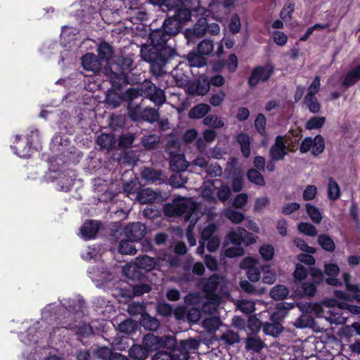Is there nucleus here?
Wrapping results in <instances>:
<instances>
[{
	"instance_id": "obj_63",
	"label": "nucleus",
	"mask_w": 360,
	"mask_h": 360,
	"mask_svg": "<svg viewBox=\"0 0 360 360\" xmlns=\"http://www.w3.org/2000/svg\"><path fill=\"white\" fill-rule=\"evenodd\" d=\"M259 252L265 261H270L274 256V248L272 245H263L259 248Z\"/></svg>"
},
{
	"instance_id": "obj_54",
	"label": "nucleus",
	"mask_w": 360,
	"mask_h": 360,
	"mask_svg": "<svg viewBox=\"0 0 360 360\" xmlns=\"http://www.w3.org/2000/svg\"><path fill=\"white\" fill-rule=\"evenodd\" d=\"M295 10V4L288 0L284 4V6L281 11L280 18L282 20H288L292 18V15Z\"/></svg>"
},
{
	"instance_id": "obj_25",
	"label": "nucleus",
	"mask_w": 360,
	"mask_h": 360,
	"mask_svg": "<svg viewBox=\"0 0 360 360\" xmlns=\"http://www.w3.org/2000/svg\"><path fill=\"white\" fill-rule=\"evenodd\" d=\"M122 101H124L123 93L120 94L115 89L108 91L105 98V104L108 106L115 108L120 106Z\"/></svg>"
},
{
	"instance_id": "obj_17",
	"label": "nucleus",
	"mask_w": 360,
	"mask_h": 360,
	"mask_svg": "<svg viewBox=\"0 0 360 360\" xmlns=\"http://www.w3.org/2000/svg\"><path fill=\"white\" fill-rule=\"evenodd\" d=\"M236 141L240 145L242 155L248 158L251 154V143L250 136L245 132H240L236 136Z\"/></svg>"
},
{
	"instance_id": "obj_9",
	"label": "nucleus",
	"mask_w": 360,
	"mask_h": 360,
	"mask_svg": "<svg viewBox=\"0 0 360 360\" xmlns=\"http://www.w3.org/2000/svg\"><path fill=\"white\" fill-rule=\"evenodd\" d=\"M287 155L288 151L285 137L281 135H278L276 137L275 143L269 149V156L272 160L281 161L284 160Z\"/></svg>"
},
{
	"instance_id": "obj_11",
	"label": "nucleus",
	"mask_w": 360,
	"mask_h": 360,
	"mask_svg": "<svg viewBox=\"0 0 360 360\" xmlns=\"http://www.w3.org/2000/svg\"><path fill=\"white\" fill-rule=\"evenodd\" d=\"M207 19L200 18L194 24L193 28L186 29L184 34L188 40H192L194 37L200 38L207 34Z\"/></svg>"
},
{
	"instance_id": "obj_6",
	"label": "nucleus",
	"mask_w": 360,
	"mask_h": 360,
	"mask_svg": "<svg viewBox=\"0 0 360 360\" xmlns=\"http://www.w3.org/2000/svg\"><path fill=\"white\" fill-rule=\"evenodd\" d=\"M173 203L175 206L176 211L178 217H181L185 214V220L195 224L198 221V217H195V209L194 207L189 206L188 201L184 198H177L173 200Z\"/></svg>"
},
{
	"instance_id": "obj_1",
	"label": "nucleus",
	"mask_w": 360,
	"mask_h": 360,
	"mask_svg": "<svg viewBox=\"0 0 360 360\" xmlns=\"http://www.w3.org/2000/svg\"><path fill=\"white\" fill-rule=\"evenodd\" d=\"M183 25L173 15L167 18L162 28L153 30L148 44L141 48L143 60L150 63L153 75L162 76L169 70L175 69L180 63V56L169 41L180 32Z\"/></svg>"
},
{
	"instance_id": "obj_62",
	"label": "nucleus",
	"mask_w": 360,
	"mask_h": 360,
	"mask_svg": "<svg viewBox=\"0 0 360 360\" xmlns=\"http://www.w3.org/2000/svg\"><path fill=\"white\" fill-rule=\"evenodd\" d=\"M203 124L214 128H221L224 125V122L217 115H207L205 117Z\"/></svg>"
},
{
	"instance_id": "obj_43",
	"label": "nucleus",
	"mask_w": 360,
	"mask_h": 360,
	"mask_svg": "<svg viewBox=\"0 0 360 360\" xmlns=\"http://www.w3.org/2000/svg\"><path fill=\"white\" fill-rule=\"evenodd\" d=\"M159 338L154 334L148 333L144 335L142 340V345L150 353L157 349Z\"/></svg>"
},
{
	"instance_id": "obj_44",
	"label": "nucleus",
	"mask_w": 360,
	"mask_h": 360,
	"mask_svg": "<svg viewBox=\"0 0 360 360\" xmlns=\"http://www.w3.org/2000/svg\"><path fill=\"white\" fill-rule=\"evenodd\" d=\"M159 117L160 114L158 110L153 108H146L142 111L141 120L153 124L158 121Z\"/></svg>"
},
{
	"instance_id": "obj_3",
	"label": "nucleus",
	"mask_w": 360,
	"mask_h": 360,
	"mask_svg": "<svg viewBox=\"0 0 360 360\" xmlns=\"http://www.w3.org/2000/svg\"><path fill=\"white\" fill-rule=\"evenodd\" d=\"M165 6L169 11H174L173 16L183 25L191 20L192 12L198 11L197 8H191L184 4L181 0H166Z\"/></svg>"
},
{
	"instance_id": "obj_16",
	"label": "nucleus",
	"mask_w": 360,
	"mask_h": 360,
	"mask_svg": "<svg viewBox=\"0 0 360 360\" xmlns=\"http://www.w3.org/2000/svg\"><path fill=\"white\" fill-rule=\"evenodd\" d=\"M82 65L85 70L98 72L101 68V63L96 55L87 53L82 58Z\"/></svg>"
},
{
	"instance_id": "obj_33",
	"label": "nucleus",
	"mask_w": 360,
	"mask_h": 360,
	"mask_svg": "<svg viewBox=\"0 0 360 360\" xmlns=\"http://www.w3.org/2000/svg\"><path fill=\"white\" fill-rule=\"evenodd\" d=\"M187 60L190 66L202 68L207 64V58L198 51H191L187 55Z\"/></svg>"
},
{
	"instance_id": "obj_49",
	"label": "nucleus",
	"mask_w": 360,
	"mask_h": 360,
	"mask_svg": "<svg viewBox=\"0 0 360 360\" xmlns=\"http://www.w3.org/2000/svg\"><path fill=\"white\" fill-rule=\"evenodd\" d=\"M305 209L307 214L313 222L315 224L321 223L322 220V215L318 207L310 203H307L305 205Z\"/></svg>"
},
{
	"instance_id": "obj_7",
	"label": "nucleus",
	"mask_w": 360,
	"mask_h": 360,
	"mask_svg": "<svg viewBox=\"0 0 360 360\" xmlns=\"http://www.w3.org/2000/svg\"><path fill=\"white\" fill-rule=\"evenodd\" d=\"M210 91L207 77H200L197 79L189 81L186 85V93L191 96H205Z\"/></svg>"
},
{
	"instance_id": "obj_45",
	"label": "nucleus",
	"mask_w": 360,
	"mask_h": 360,
	"mask_svg": "<svg viewBox=\"0 0 360 360\" xmlns=\"http://www.w3.org/2000/svg\"><path fill=\"white\" fill-rule=\"evenodd\" d=\"M340 197V188L338 184L333 178L328 179V198L332 200H336Z\"/></svg>"
},
{
	"instance_id": "obj_5",
	"label": "nucleus",
	"mask_w": 360,
	"mask_h": 360,
	"mask_svg": "<svg viewBox=\"0 0 360 360\" xmlns=\"http://www.w3.org/2000/svg\"><path fill=\"white\" fill-rule=\"evenodd\" d=\"M144 97L149 98L155 105L160 106L166 102L164 90L158 87L150 80L146 79L141 84Z\"/></svg>"
},
{
	"instance_id": "obj_32",
	"label": "nucleus",
	"mask_w": 360,
	"mask_h": 360,
	"mask_svg": "<svg viewBox=\"0 0 360 360\" xmlns=\"http://www.w3.org/2000/svg\"><path fill=\"white\" fill-rule=\"evenodd\" d=\"M134 242L127 238L121 239L118 245V252L122 255H135L136 248L134 244Z\"/></svg>"
},
{
	"instance_id": "obj_36",
	"label": "nucleus",
	"mask_w": 360,
	"mask_h": 360,
	"mask_svg": "<svg viewBox=\"0 0 360 360\" xmlns=\"http://www.w3.org/2000/svg\"><path fill=\"white\" fill-rule=\"evenodd\" d=\"M114 53L113 49L108 42H101L98 47V55L101 60L108 61Z\"/></svg>"
},
{
	"instance_id": "obj_56",
	"label": "nucleus",
	"mask_w": 360,
	"mask_h": 360,
	"mask_svg": "<svg viewBox=\"0 0 360 360\" xmlns=\"http://www.w3.org/2000/svg\"><path fill=\"white\" fill-rule=\"evenodd\" d=\"M297 228L300 233L308 236L313 237L317 234L316 226L309 222H300Z\"/></svg>"
},
{
	"instance_id": "obj_22",
	"label": "nucleus",
	"mask_w": 360,
	"mask_h": 360,
	"mask_svg": "<svg viewBox=\"0 0 360 360\" xmlns=\"http://www.w3.org/2000/svg\"><path fill=\"white\" fill-rule=\"evenodd\" d=\"M211 110L210 106L207 103H198L194 105L188 112L190 119L197 120L206 117Z\"/></svg>"
},
{
	"instance_id": "obj_19",
	"label": "nucleus",
	"mask_w": 360,
	"mask_h": 360,
	"mask_svg": "<svg viewBox=\"0 0 360 360\" xmlns=\"http://www.w3.org/2000/svg\"><path fill=\"white\" fill-rule=\"evenodd\" d=\"M122 271L127 278L133 281H140L146 274L145 271L141 269L135 262L132 264L125 265L123 267Z\"/></svg>"
},
{
	"instance_id": "obj_64",
	"label": "nucleus",
	"mask_w": 360,
	"mask_h": 360,
	"mask_svg": "<svg viewBox=\"0 0 360 360\" xmlns=\"http://www.w3.org/2000/svg\"><path fill=\"white\" fill-rule=\"evenodd\" d=\"M134 135L132 134H122L118 140V147L120 148H129L131 146L134 141Z\"/></svg>"
},
{
	"instance_id": "obj_48",
	"label": "nucleus",
	"mask_w": 360,
	"mask_h": 360,
	"mask_svg": "<svg viewBox=\"0 0 360 360\" xmlns=\"http://www.w3.org/2000/svg\"><path fill=\"white\" fill-rule=\"evenodd\" d=\"M212 93L209 98V103L214 107L219 106L226 98V93L223 89L212 90Z\"/></svg>"
},
{
	"instance_id": "obj_61",
	"label": "nucleus",
	"mask_w": 360,
	"mask_h": 360,
	"mask_svg": "<svg viewBox=\"0 0 360 360\" xmlns=\"http://www.w3.org/2000/svg\"><path fill=\"white\" fill-rule=\"evenodd\" d=\"M187 183V179L184 177L183 175L179 173L172 174L169 178V184L176 188L184 187Z\"/></svg>"
},
{
	"instance_id": "obj_60",
	"label": "nucleus",
	"mask_w": 360,
	"mask_h": 360,
	"mask_svg": "<svg viewBox=\"0 0 360 360\" xmlns=\"http://www.w3.org/2000/svg\"><path fill=\"white\" fill-rule=\"evenodd\" d=\"M146 309L145 304L138 302L129 304L127 311L131 316L140 314L142 318V314L146 313Z\"/></svg>"
},
{
	"instance_id": "obj_27",
	"label": "nucleus",
	"mask_w": 360,
	"mask_h": 360,
	"mask_svg": "<svg viewBox=\"0 0 360 360\" xmlns=\"http://www.w3.org/2000/svg\"><path fill=\"white\" fill-rule=\"evenodd\" d=\"M71 330L77 335L78 339L82 340L89 338L93 334L92 327L89 323H84L79 325H74Z\"/></svg>"
},
{
	"instance_id": "obj_2",
	"label": "nucleus",
	"mask_w": 360,
	"mask_h": 360,
	"mask_svg": "<svg viewBox=\"0 0 360 360\" xmlns=\"http://www.w3.org/2000/svg\"><path fill=\"white\" fill-rule=\"evenodd\" d=\"M133 63L131 58L121 56L109 64L108 75L113 88L120 89L122 85L129 83V74Z\"/></svg>"
},
{
	"instance_id": "obj_41",
	"label": "nucleus",
	"mask_w": 360,
	"mask_h": 360,
	"mask_svg": "<svg viewBox=\"0 0 360 360\" xmlns=\"http://www.w3.org/2000/svg\"><path fill=\"white\" fill-rule=\"evenodd\" d=\"M303 103L311 113L317 114L321 111V104L316 96H304Z\"/></svg>"
},
{
	"instance_id": "obj_34",
	"label": "nucleus",
	"mask_w": 360,
	"mask_h": 360,
	"mask_svg": "<svg viewBox=\"0 0 360 360\" xmlns=\"http://www.w3.org/2000/svg\"><path fill=\"white\" fill-rule=\"evenodd\" d=\"M124 101L128 102V103L131 102H136L135 100L141 99L142 96H144L143 93L142 91L141 84L136 88H129L123 93Z\"/></svg>"
},
{
	"instance_id": "obj_21",
	"label": "nucleus",
	"mask_w": 360,
	"mask_h": 360,
	"mask_svg": "<svg viewBox=\"0 0 360 360\" xmlns=\"http://www.w3.org/2000/svg\"><path fill=\"white\" fill-rule=\"evenodd\" d=\"M135 263L145 273L152 271L156 265V259L154 257H149L146 255H140L136 258Z\"/></svg>"
},
{
	"instance_id": "obj_24",
	"label": "nucleus",
	"mask_w": 360,
	"mask_h": 360,
	"mask_svg": "<svg viewBox=\"0 0 360 360\" xmlns=\"http://www.w3.org/2000/svg\"><path fill=\"white\" fill-rule=\"evenodd\" d=\"M317 291V287L315 283L310 281H304L300 286L297 287L296 294L300 297H314Z\"/></svg>"
},
{
	"instance_id": "obj_52",
	"label": "nucleus",
	"mask_w": 360,
	"mask_h": 360,
	"mask_svg": "<svg viewBox=\"0 0 360 360\" xmlns=\"http://www.w3.org/2000/svg\"><path fill=\"white\" fill-rule=\"evenodd\" d=\"M214 49V43L212 40L204 39L197 46L198 51L203 56L210 55Z\"/></svg>"
},
{
	"instance_id": "obj_35",
	"label": "nucleus",
	"mask_w": 360,
	"mask_h": 360,
	"mask_svg": "<svg viewBox=\"0 0 360 360\" xmlns=\"http://www.w3.org/2000/svg\"><path fill=\"white\" fill-rule=\"evenodd\" d=\"M360 80V74L354 68L347 72L342 82L341 86L347 89Z\"/></svg>"
},
{
	"instance_id": "obj_39",
	"label": "nucleus",
	"mask_w": 360,
	"mask_h": 360,
	"mask_svg": "<svg viewBox=\"0 0 360 360\" xmlns=\"http://www.w3.org/2000/svg\"><path fill=\"white\" fill-rule=\"evenodd\" d=\"M162 172L153 167H145L142 172V177L148 182H155L160 179Z\"/></svg>"
},
{
	"instance_id": "obj_23",
	"label": "nucleus",
	"mask_w": 360,
	"mask_h": 360,
	"mask_svg": "<svg viewBox=\"0 0 360 360\" xmlns=\"http://www.w3.org/2000/svg\"><path fill=\"white\" fill-rule=\"evenodd\" d=\"M140 324L147 330L156 331L160 326V321L153 316H151L147 312L142 314L140 319Z\"/></svg>"
},
{
	"instance_id": "obj_20",
	"label": "nucleus",
	"mask_w": 360,
	"mask_h": 360,
	"mask_svg": "<svg viewBox=\"0 0 360 360\" xmlns=\"http://www.w3.org/2000/svg\"><path fill=\"white\" fill-rule=\"evenodd\" d=\"M101 228V224L98 221L90 220L85 222L81 227L82 236L86 239L94 238Z\"/></svg>"
},
{
	"instance_id": "obj_29",
	"label": "nucleus",
	"mask_w": 360,
	"mask_h": 360,
	"mask_svg": "<svg viewBox=\"0 0 360 360\" xmlns=\"http://www.w3.org/2000/svg\"><path fill=\"white\" fill-rule=\"evenodd\" d=\"M289 292V290L285 285L278 284L271 289L269 295L274 300L278 301L286 299Z\"/></svg>"
},
{
	"instance_id": "obj_38",
	"label": "nucleus",
	"mask_w": 360,
	"mask_h": 360,
	"mask_svg": "<svg viewBox=\"0 0 360 360\" xmlns=\"http://www.w3.org/2000/svg\"><path fill=\"white\" fill-rule=\"evenodd\" d=\"M283 326L281 323H265L263 326V331L266 335L274 337L278 336L283 331Z\"/></svg>"
},
{
	"instance_id": "obj_46",
	"label": "nucleus",
	"mask_w": 360,
	"mask_h": 360,
	"mask_svg": "<svg viewBox=\"0 0 360 360\" xmlns=\"http://www.w3.org/2000/svg\"><path fill=\"white\" fill-rule=\"evenodd\" d=\"M247 178L252 184L263 186L265 181L263 175L256 169H249L247 172Z\"/></svg>"
},
{
	"instance_id": "obj_14",
	"label": "nucleus",
	"mask_w": 360,
	"mask_h": 360,
	"mask_svg": "<svg viewBox=\"0 0 360 360\" xmlns=\"http://www.w3.org/2000/svg\"><path fill=\"white\" fill-rule=\"evenodd\" d=\"M200 346V341L195 338H190L182 340L178 345V350L183 354L184 359L189 357V354L198 349Z\"/></svg>"
},
{
	"instance_id": "obj_53",
	"label": "nucleus",
	"mask_w": 360,
	"mask_h": 360,
	"mask_svg": "<svg viewBox=\"0 0 360 360\" xmlns=\"http://www.w3.org/2000/svg\"><path fill=\"white\" fill-rule=\"evenodd\" d=\"M156 311L160 316L169 317L173 314V307L166 302H158L156 305Z\"/></svg>"
},
{
	"instance_id": "obj_4",
	"label": "nucleus",
	"mask_w": 360,
	"mask_h": 360,
	"mask_svg": "<svg viewBox=\"0 0 360 360\" xmlns=\"http://www.w3.org/2000/svg\"><path fill=\"white\" fill-rule=\"evenodd\" d=\"M275 67L273 64L267 63L264 65H257L252 70L248 78V84L250 88L256 87L259 83L266 82L273 75Z\"/></svg>"
},
{
	"instance_id": "obj_30",
	"label": "nucleus",
	"mask_w": 360,
	"mask_h": 360,
	"mask_svg": "<svg viewBox=\"0 0 360 360\" xmlns=\"http://www.w3.org/2000/svg\"><path fill=\"white\" fill-rule=\"evenodd\" d=\"M157 197V194L152 189L147 188H143L138 192L136 195V200L141 204H148L153 202Z\"/></svg>"
},
{
	"instance_id": "obj_37",
	"label": "nucleus",
	"mask_w": 360,
	"mask_h": 360,
	"mask_svg": "<svg viewBox=\"0 0 360 360\" xmlns=\"http://www.w3.org/2000/svg\"><path fill=\"white\" fill-rule=\"evenodd\" d=\"M143 109H142L140 104L136 102H131L128 103L127 112L128 115L132 121L138 122L141 121V113Z\"/></svg>"
},
{
	"instance_id": "obj_42",
	"label": "nucleus",
	"mask_w": 360,
	"mask_h": 360,
	"mask_svg": "<svg viewBox=\"0 0 360 360\" xmlns=\"http://www.w3.org/2000/svg\"><path fill=\"white\" fill-rule=\"evenodd\" d=\"M264 347V342L259 337H248L246 340L248 350L259 352Z\"/></svg>"
},
{
	"instance_id": "obj_31",
	"label": "nucleus",
	"mask_w": 360,
	"mask_h": 360,
	"mask_svg": "<svg viewBox=\"0 0 360 360\" xmlns=\"http://www.w3.org/2000/svg\"><path fill=\"white\" fill-rule=\"evenodd\" d=\"M317 243L321 246V248L329 252H332L335 250V243L333 238L325 233H321L318 236Z\"/></svg>"
},
{
	"instance_id": "obj_8",
	"label": "nucleus",
	"mask_w": 360,
	"mask_h": 360,
	"mask_svg": "<svg viewBox=\"0 0 360 360\" xmlns=\"http://www.w3.org/2000/svg\"><path fill=\"white\" fill-rule=\"evenodd\" d=\"M221 278L222 277L219 274H213L209 278L202 279V290L207 299L217 297L216 291L218 289Z\"/></svg>"
},
{
	"instance_id": "obj_47",
	"label": "nucleus",
	"mask_w": 360,
	"mask_h": 360,
	"mask_svg": "<svg viewBox=\"0 0 360 360\" xmlns=\"http://www.w3.org/2000/svg\"><path fill=\"white\" fill-rule=\"evenodd\" d=\"M313 146H311V154L314 156H318L321 154L325 149V141L321 134H317L312 139Z\"/></svg>"
},
{
	"instance_id": "obj_40",
	"label": "nucleus",
	"mask_w": 360,
	"mask_h": 360,
	"mask_svg": "<svg viewBox=\"0 0 360 360\" xmlns=\"http://www.w3.org/2000/svg\"><path fill=\"white\" fill-rule=\"evenodd\" d=\"M261 271L263 274L262 280L264 283L271 285L276 282V274L270 265H262Z\"/></svg>"
},
{
	"instance_id": "obj_12",
	"label": "nucleus",
	"mask_w": 360,
	"mask_h": 360,
	"mask_svg": "<svg viewBox=\"0 0 360 360\" xmlns=\"http://www.w3.org/2000/svg\"><path fill=\"white\" fill-rule=\"evenodd\" d=\"M295 307L293 302H281L276 304V310L270 317L272 322L281 323L283 321L288 313V311Z\"/></svg>"
},
{
	"instance_id": "obj_15",
	"label": "nucleus",
	"mask_w": 360,
	"mask_h": 360,
	"mask_svg": "<svg viewBox=\"0 0 360 360\" xmlns=\"http://www.w3.org/2000/svg\"><path fill=\"white\" fill-rule=\"evenodd\" d=\"M169 167L175 173L184 172L188 168V162L184 155L172 154L169 160Z\"/></svg>"
},
{
	"instance_id": "obj_58",
	"label": "nucleus",
	"mask_w": 360,
	"mask_h": 360,
	"mask_svg": "<svg viewBox=\"0 0 360 360\" xmlns=\"http://www.w3.org/2000/svg\"><path fill=\"white\" fill-rule=\"evenodd\" d=\"M151 290V286L144 283H139L131 285L132 295L136 297L143 295L144 293H148Z\"/></svg>"
},
{
	"instance_id": "obj_59",
	"label": "nucleus",
	"mask_w": 360,
	"mask_h": 360,
	"mask_svg": "<svg viewBox=\"0 0 360 360\" xmlns=\"http://www.w3.org/2000/svg\"><path fill=\"white\" fill-rule=\"evenodd\" d=\"M309 273L312 278V283H315L316 286L321 285L324 281V274L323 271L316 267H310Z\"/></svg>"
},
{
	"instance_id": "obj_57",
	"label": "nucleus",
	"mask_w": 360,
	"mask_h": 360,
	"mask_svg": "<svg viewBox=\"0 0 360 360\" xmlns=\"http://www.w3.org/2000/svg\"><path fill=\"white\" fill-rule=\"evenodd\" d=\"M141 144L146 149L153 150L158 146L159 139L153 134L145 136L142 138Z\"/></svg>"
},
{
	"instance_id": "obj_26",
	"label": "nucleus",
	"mask_w": 360,
	"mask_h": 360,
	"mask_svg": "<svg viewBox=\"0 0 360 360\" xmlns=\"http://www.w3.org/2000/svg\"><path fill=\"white\" fill-rule=\"evenodd\" d=\"M149 354L142 345L134 344L129 349V356L134 360H145Z\"/></svg>"
},
{
	"instance_id": "obj_18",
	"label": "nucleus",
	"mask_w": 360,
	"mask_h": 360,
	"mask_svg": "<svg viewBox=\"0 0 360 360\" xmlns=\"http://www.w3.org/2000/svg\"><path fill=\"white\" fill-rule=\"evenodd\" d=\"M117 141L115 136L112 134L102 133L97 137L96 143L102 149L111 150L115 148Z\"/></svg>"
},
{
	"instance_id": "obj_28",
	"label": "nucleus",
	"mask_w": 360,
	"mask_h": 360,
	"mask_svg": "<svg viewBox=\"0 0 360 360\" xmlns=\"http://www.w3.org/2000/svg\"><path fill=\"white\" fill-rule=\"evenodd\" d=\"M141 188V185L137 179H131L123 184V191L129 198L134 196L136 199L137 193Z\"/></svg>"
},
{
	"instance_id": "obj_50",
	"label": "nucleus",
	"mask_w": 360,
	"mask_h": 360,
	"mask_svg": "<svg viewBox=\"0 0 360 360\" xmlns=\"http://www.w3.org/2000/svg\"><path fill=\"white\" fill-rule=\"evenodd\" d=\"M325 117L314 116L309 119L305 124V128L308 130L321 129L326 122Z\"/></svg>"
},
{
	"instance_id": "obj_13",
	"label": "nucleus",
	"mask_w": 360,
	"mask_h": 360,
	"mask_svg": "<svg viewBox=\"0 0 360 360\" xmlns=\"http://www.w3.org/2000/svg\"><path fill=\"white\" fill-rule=\"evenodd\" d=\"M128 13L130 15V20L131 22L134 19L139 21H145L148 18V13L145 7L142 4L138 5L134 1H130Z\"/></svg>"
},
{
	"instance_id": "obj_55",
	"label": "nucleus",
	"mask_w": 360,
	"mask_h": 360,
	"mask_svg": "<svg viewBox=\"0 0 360 360\" xmlns=\"http://www.w3.org/2000/svg\"><path fill=\"white\" fill-rule=\"evenodd\" d=\"M266 119L262 113H259L255 120V127L257 133L261 136H266Z\"/></svg>"
},
{
	"instance_id": "obj_10",
	"label": "nucleus",
	"mask_w": 360,
	"mask_h": 360,
	"mask_svg": "<svg viewBox=\"0 0 360 360\" xmlns=\"http://www.w3.org/2000/svg\"><path fill=\"white\" fill-rule=\"evenodd\" d=\"M146 233V225L139 221L130 223L124 229L125 238L135 242L142 240Z\"/></svg>"
},
{
	"instance_id": "obj_51",
	"label": "nucleus",
	"mask_w": 360,
	"mask_h": 360,
	"mask_svg": "<svg viewBox=\"0 0 360 360\" xmlns=\"http://www.w3.org/2000/svg\"><path fill=\"white\" fill-rule=\"evenodd\" d=\"M314 324V319L309 315H302L297 318L294 323L297 328H312Z\"/></svg>"
}]
</instances>
